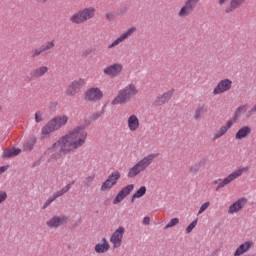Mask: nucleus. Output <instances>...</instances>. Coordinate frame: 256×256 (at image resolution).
<instances>
[{
  "label": "nucleus",
  "mask_w": 256,
  "mask_h": 256,
  "mask_svg": "<svg viewBox=\"0 0 256 256\" xmlns=\"http://www.w3.org/2000/svg\"><path fill=\"white\" fill-rule=\"evenodd\" d=\"M67 223H69V217L65 215H61V216L55 215L52 218H50L48 221H46V226L49 229H59V227L63 225H67Z\"/></svg>",
  "instance_id": "1a4fd4ad"
},
{
  "label": "nucleus",
  "mask_w": 256,
  "mask_h": 256,
  "mask_svg": "<svg viewBox=\"0 0 256 256\" xmlns=\"http://www.w3.org/2000/svg\"><path fill=\"white\" fill-rule=\"evenodd\" d=\"M41 53H44L42 46L40 48H35L31 51V57L35 59V57H39Z\"/></svg>",
  "instance_id": "f704fd0d"
},
{
  "label": "nucleus",
  "mask_w": 256,
  "mask_h": 256,
  "mask_svg": "<svg viewBox=\"0 0 256 256\" xmlns=\"http://www.w3.org/2000/svg\"><path fill=\"white\" fill-rule=\"evenodd\" d=\"M119 179H121V173H119V171L113 172L102 184V186L100 187V191H111V188L117 185V181H119Z\"/></svg>",
  "instance_id": "9d476101"
},
{
  "label": "nucleus",
  "mask_w": 256,
  "mask_h": 256,
  "mask_svg": "<svg viewBox=\"0 0 256 256\" xmlns=\"http://www.w3.org/2000/svg\"><path fill=\"white\" fill-rule=\"evenodd\" d=\"M247 201L248 200L245 197L238 199L236 202L230 205L228 209V214L235 215V213H239V211H241L245 207V205H247Z\"/></svg>",
  "instance_id": "dca6fc26"
},
{
  "label": "nucleus",
  "mask_w": 256,
  "mask_h": 256,
  "mask_svg": "<svg viewBox=\"0 0 256 256\" xmlns=\"http://www.w3.org/2000/svg\"><path fill=\"white\" fill-rule=\"evenodd\" d=\"M137 95H139L137 84L130 83L118 91V94L112 100V105H125V103H129V100Z\"/></svg>",
  "instance_id": "7ed1b4c3"
},
{
  "label": "nucleus",
  "mask_w": 256,
  "mask_h": 256,
  "mask_svg": "<svg viewBox=\"0 0 256 256\" xmlns=\"http://www.w3.org/2000/svg\"><path fill=\"white\" fill-rule=\"evenodd\" d=\"M42 51H49L55 47V40L48 41L46 44L42 45Z\"/></svg>",
  "instance_id": "2f4dec72"
},
{
  "label": "nucleus",
  "mask_w": 256,
  "mask_h": 256,
  "mask_svg": "<svg viewBox=\"0 0 256 256\" xmlns=\"http://www.w3.org/2000/svg\"><path fill=\"white\" fill-rule=\"evenodd\" d=\"M19 153H21V149L13 148V149H10V150H5L3 152V157H6V158L17 157V155H19Z\"/></svg>",
  "instance_id": "bb28decb"
},
{
  "label": "nucleus",
  "mask_w": 256,
  "mask_h": 256,
  "mask_svg": "<svg viewBox=\"0 0 256 256\" xmlns=\"http://www.w3.org/2000/svg\"><path fill=\"white\" fill-rule=\"evenodd\" d=\"M243 3H245V0H232L230 3V9H226V13H230V11H233V9L241 7Z\"/></svg>",
  "instance_id": "c85d7f7f"
},
{
  "label": "nucleus",
  "mask_w": 256,
  "mask_h": 256,
  "mask_svg": "<svg viewBox=\"0 0 256 256\" xmlns=\"http://www.w3.org/2000/svg\"><path fill=\"white\" fill-rule=\"evenodd\" d=\"M86 141L87 131L85 130V126L80 125L75 127L56 141L48 152H46V155L50 157L48 162L52 163V161H59V159H63L64 155L73 153V151H77V149L83 147Z\"/></svg>",
  "instance_id": "f257e3e1"
},
{
  "label": "nucleus",
  "mask_w": 256,
  "mask_h": 256,
  "mask_svg": "<svg viewBox=\"0 0 256 256\" xmlns=\"http://www.w3.org/2000/svg\"><path fill=\"white\" fill-rule=\"evenodd\" d=\"M48 71H49V68L47 66L38 67L33 70L32 77H34L35 79L39 77H43V75H45V73H47Z\"/></svg>",
  "instance_id": "b1692460"
},
{
  "label": "nucleus",
  "mask_w": 256,
  "mask_h": 256,
  "mask_svg": "<svg viewBox=\"0 0 256 256\" xmlns=\"http://www.w3.org/2000/svg\"><path fill=\"white\" fill-rule=\"evenodd\" d=\"M95 17V8H84L76 13H74L70 17V21L75 23L76 25H81V23H85V21H89V19H93Z\"/></svg>",
  "instance_id": "20e7f679"
},
{
  "label": "nucleus",
  "mask_w": 256,
  "mask_h": 256,
  "mask_svg": "<svg viewBox=\"0 0 256 256\" xmlns=\"http://www.w3.org/2000/svg\"><path fill=\"white\" fill-rule=\"evenodd\" d=\"M35 143H36L35 138H32V139L28 140L24 144V151H31V149H33V145H35Z\"/></svg>",
  "instance_id": "473e14b6"
},
{
  "label": "nucleus",
  "mask_w": 256,
  "mask_h": 256,
  "mask_svg": "<svg viewBox=\"0 0 256 256\" xmlns=\"http://www.w3.org/2000/svg\"><path fill=\"white\" fill-rule=\"evenodd\" d=\"M54 131H57V128H55L51 120L41 129V133L44 136L51 135Z\"/></svg>",
  "instance_id": "5701e85b"
},
{
  "label": "nucleus",
  "mask_w": 256,
  "mask_h": 256,
  "mask_svg": "<svg viewBox=\"0 0 256 256\" xmlns=\"http://www.w3.org/2000/svg\"><path fill=\"white\" fill-rule=\"evenodd\" d=\"M249 135H251V127L243 126L237 131L235 139L241 141V139H245L246 137H249Z\"/></svg>",
  "instance_id": "412c9836"
},
{
  "label": "nucleus",
  "mask_w": 256,
  "mask_h": 256,
  "mask_svg": "<svg viewBox=\"0 0 256 256\" xmlns=\"http://www.w3.org/2000/svg\"><path fill=\"white\" fill-rule=\"evenodd\" d=\"M151 223V218L148 216L144 217L143 219V225H149Z\"/></svg>",
  "instance_id": "79ce46f5"
},
{
  "label": "nucleus",
  "mask_w": 256,
  "mask_h": 256,
  "mask_svg": "<svg viewBox=\"0 0 256 256\" xmlns=\"http://www.w3.org/2000/svg\"><path fill=\"white\" fill-rule=\"evenodd\" d=\"M53 201H55V198H53V196H51L50 198H48V199L46 200V202L44 203V205H43V209H47V207H48Z\"/></svg>",
  "instance_id": "a19ab883"
},
{
  "label": "nucleus",
  "mask_w": 256,
  "mask_h": 256,
  "mask_svg": "<svg viewBox=\"0 0 256 256\" xmlns=\"http://www.w3.org/2000/svg\"><path fill=\"white\" fill-rule=\"evenodd\" d=\"M35 121H36V123H41L42 121H45V116H44L43 112L37 111L35 113Z\"/></svg>",
  "instance_id": "c9c22d12"
},
{
  "label": "nucleus",
  "mask_w": 256,
  "mask_h": 256,
  "mask_svg": "<svg viewBox=\"0 0 256 256\" xmlns=\"http://www.w3.org/2000/svg\"><path fill=\"white\" fill-rule=\"evenodd\" d=\"M6 171H7V167L5 166L0 167V175H3V173Z\"/></svg>",
  "instance_id": "37998d69"
},
{
  "label": "nucleus",
  "mask_w": 256,
  "mask_h": 256,
  "mask_svg": "<svg viewBox=\"0 0 256 256\" xmlns=\"http://www.w3.org/2000/svg\"><path fill=\"white\" fill-rule=\"evenodd\" d=\"M122 72L123 65L120 63L111 64L103 70L104 75H108V77H117V75H121Z\"/></svg>",
  "instance_id": "4468645a"
},
{
  "label": "nucleus",
  "mask_w": 256,
  "mask_h": 256,
  "mask_svg": "<svg viewBox=\"0 0 256 256\" xmlns=\"http://www.w3.org/2000/svg\"><path fill=\"white\" fill-rule=\"evenodd\" d=\"M7 201V192L0 191V205L1 203H5Z\"/></svg>",
  "instance_id": "ea45409f"
},
{
  "label": "nucleus",
  "mask_w": 256,
  "mask_h": 256,
  "mask_svg": "<svg viewBox=\"0 0 256 256\" xmlns=\"http://www.w3.org/2000/svg\"><path fill=\"white\" fill-rule=\"evenodd\" d=\"M86 84L87 82L83 78L75 79L68 85L65 95H67V97H75V95L78 94L79 91H81V88Z\"/></svg>",
  "instance_id": "0eeeda50"
},
{
  "label": "nucleus",
  "mask_w": 256,
  "mask_h": 256,
  "mask_svg": "<svg viewBox=\"0 0 256 256\" xmlns=\"http://www.w3.org/2000/svg\"><path fill=\"white\" fill-rule=\"evenodd\" d=\"M235 121H237V119L235 118L233 120H228L226 125H224V128L229 131V129L233 127V124L235 123Z\"/></svg>",
  "instance_id": "58836bf2"
},
{
  "label": "nucleus",
  "mask_w": 256,
  "mask_h": 256,
  "mask_svg": "<svg viewBox=\"0 0 256 256\" xmlns=\"http://www.w3.org/2000/svg\"><path fill=\"white\" fill-rule=\"evenodd\" d=\"M159 157V154L157 153H151L143 158H141L132 168L129 169L127 177L129 179H133L137 177V175H140V173H143V171H146L151 167L155 159Z\"/></svg>",
  "instance_id": "f03ea898"
},
{
  "label": "nucleus",
  "mask_w": 256,
  "mask_h": 256,
  "mask_svg": "<svg viewBox=\"0 0 256 256\" xmlns=\"http://www.w3.org/2000/svg\"><path fill=\"white\" fill-rule=\"evenodd\" d=\"M210 205H211L210 202H205L204 204H202L198 211V215H201L204 211H207V209H209Z\"/></svg>",
  "instance_id": "4c0bfd02"
},
{
  "label": "nucleus",
  "mask_w": 256,
  "mask_h": 256,
  "mask_svg": "<svg viewBox=\"0 0 256 256\" xmlns=\"http://www.w3.org/2000/svg\"><path fill=\"white\" fill-rule=\"evenodd\" d=\"M227 1H229V0H219L218 3H219V5H225V3H227Z\"/></svg>",
  "instance_id": "c03bdc74"
},
{
  "label": "nucleus",
  "mask_w": 256,
  "mask_h": 256,
  "mask_svg": "<svg viewBox=\"0 0 256 256\" xmlns=\"http://www.w3.org/2000/svg\"><path fill=\"white\" fill-rule=\"evenodd\" d=\"M137 31L136 27H130L126 32L122 33L118 38H116L109 46L108 49H113L114 47H117V45H121L124 41H127L133 33Z\"/></svg>",
  "instance_id": "f8f14e48"
},
{
  "label": "nucleus",
  "mask_w": 256,
  "mask_h": 256,
  "mask_svg": "<svg viewBox=\"0 0 256 256\" xmlns=\"http://www.w3.org/2000/svg\"><path fill=\"white\" fill-rule=\"evenodd\" d=\"M171 97H173V90H169L165 92L161 97H158L156 100V105H165L167 101H170Z\"/></svg>",
  "instance_id": "4be33fe9"
},
{
  "label": "nucleus",
  "mask_w": 256,
  "mask_h": 256,
  "mask_svg": "<svg viewBox=\"0 0 256 256\" xmlns=\"http://www.w3.org/2000/svg\"><path fill=\"white\" fill-rule=\"evenodd\" d=\"M197 223H198V220H194L192 221L186 228V233L187 235H189V233H191L193 231V229H195V227H197Z\"/></svg>",
  "instance_id": "e433bc0d"
},
{
  "label": "nucleus",
  "mask_w": 256,
  "mask_h": 256,
  "mask_svg": "<svg viewBox=\"0 0 256 256\" xmlns=\"http://www.w3.org/2000/svg\"><path fill=\"white\" fill-rule=\"evenodd\" d=\"M248 106L242 105L238 107L234 113V119H239L240 115H243V113H247Z\"/></svg>",
  "instance_id": "7c9ffc66"
},
{
  "label": "nucleus",
  "mask_w": 256,
  "mask_h": 256,
  "mask_svg": "<svg viewBox=\"0 0 256 256\" xmlns=\"http://www.w3.org/2000/svg\"><path fill=\"white\" fill-rule=\"evenodd\" d=\"M231 87H233V81L230 79H223L214 88L213 95H221L223 93H227V91H231Z\"/></svg>",
  "instance_id": "9b49d317"
},
{
  "label": "nucleus",
  "mask_w": 256,
  "mask_h": 256,
  "mask_svg": "<svg viewBox=\"0 0 256 256\" xmlns=\"http://www.w3.org/2000/svg\"><path fill=\"white\" fill-rule=\"evenodd\" d=\"M252 112L256 111V104L253 106V108L251 109Z\"/></svg>",
  "instance_id": "49530a36"
},
{
  "label": "nucleus",
  "mask_w": 256,
  "mask_h": 256,
  "mask_svg": "<svg viewBox=\"0 0 256 256\" xmlns=\"http://www.w3.org/2000/svg\"><path fill=\"white\" fill-rule=\"evenodd\" d=\"M251 247H253V242L251 241H246L242 243L234 252V256L245 255V253H247V251H249Z\"/></svg>",
  "instance_id": "aec40b11"
},
{
  "label": "nucleus",
  "mask_w": 256,
  "mask_h": 256,
  "mask_svg": "<svg viewBox=\"0 0 256 256\" xmlns=\"http://www.w3.org/2000/svg\"><path fill=\"white\" fill-rule=\"evenodd\" d=\"M1 111H3V107L2 106H0V113H1Z\"/></svg>",
  "instance_id": "de8ad7c7"
},
{
  "label": "nucleus",
  "mask_w": 256,
  "mask_h": 256,
  "mask_svg": "<svg viewBox=\"0 0 256 256\" xmlns=\"http://www.w3.org/2000/svg\"><path fill=\"white\" fill-rule=\"evenodd\" d=\"M133 189H135V185L133 184L124 187L114 198L113 205H119V203H121V201H123V199H125L127 195L131 194V191H133Z\"/></svg>",
  "instance_id": "2eb2a0df"
},
{
  "label": "nucleus",
  "mask_w": 256,
  "mask_h": 256,
  "mask_svg": "<svg viewBox=\"0 0 256 256\" xmlns=\"http://www.w3.org/2000/svg\"><path fill=\"white\" fill-rule=\"evenodd\" d=\"M191 173H197V170L190 168Z\"/></svg>",
  "instance_id": "a18cd8bd"
},
{
  "label": "nucleus",
  "mask_w": 256,
  "mask_h": 256,
  "mask_svg": "<svg viewBox=\"0 0 256 256\" xmlns=\"http://www.w3.org/2000/svg\"><path fill=\"white\" fill-rule=\"evenodd\" d=\"M125 235V227H118L110 237V243L112 244L113 249H119L123 245V237Z\"/></svg>",
  "instance_id": "6e6552de"
},
{
  "label": "nucleus",
  "mask_w": 256,
  "mask_h": 256,
  "mask_svg": "<svg viewBox=\"0 0 256 256\" xmlns=\"http://www.w3.org/2000/svg\"><path fill=\"white\" fill-rule=\"evenodd\" d=\"M197 3H199V0H187L185 5L178 12V17H189V15L193 13Z\"/></svg>",
  "instance_id": "ddd939ff"
},
{
  "label": "nucleus",
  "mask_w": 256,
  "mask_h": 256,
  "mask_svg": "<svg viewBox=\"0 0 256 256\" xmlns=\"http://www.w3.org/2000/svg\"><path fill=\"white\" fill-rule=\"evenodd\" d=\"M101 99H103V91H101L99 87H91L84 92V101L97 103V101H101Z\"/></svg>",
  "instance_id": "423d86ee"
},
{
  "label": "nucleus",
  "mask_w": 256,
  "mask_h": 256,
  "mask_svg": "<svg viewBox=\"0 0 256 256\" xmlns=\"http://www.w3.org/2000/svg\"><path fill=\"white\" fill-rule=\"evenodd\" d=\"M111 249V245L107 241V238H102L101 243L95 245L94 251L96 253H107Z\"/></svg>",
  "instance_id": "6ab92c4d"
},
{
  "label": "nucleus",
  "mask_w": 256,
  "mask_h": 256,
  "mask_svg": "<svg viewBox=\"0 0 256 256\" xmlns=\"http://www.w3.org/2000/svg\"><path fill=\"white\" fill-rule=\"evenodd\" d=\"M227 128H225L224 126L220 127L219 130H217L213 136V141H217V139H221V137H223V135H225V133H227Z\"/></svg>",
  "instance_id": "c756f323"
},
{
  "label": "nucleus",
  "mask_w": 256,
  "mask_h": 256,
  "mask_svg": "<svg viewBox=\"0 0 256 256\" xmlns=\"http://www.w3.org/2000/svg\"><path fill=\"white\" fill-rule=\"evenodd\" d=\"M69 189H71V184H67L65 187H63L61 190L57 191L56 193L53 194L52 198L54 199H58V197H63V195H65V193H67L69 191Z\"/></svg>",
  "instance_id": "cd10ccee"
},
{
  "label": "nucleus",
  "mask_w": 256,
  "mask_h": 256,
  "mask_svg": "<svg viewBox=\"0 0 256 256\" xmlns=\"http://www.w3.org/2000/svg\"><path fill=\"white\" fill-rule=\"evenodd\" d=\"M127 123H128V129L132 133H135V131L139 130V127H141V122L139 121V117H137V115L135 114H131L128 117Z\"/></svg>",
  "instance_id": "a211bd4d"
},
{
  "label": "nucleus",
  "mask_w": 256,
  "mask_h": 256,
  "mask_svg": "<svg viewBox=\"0 0 256 256\" xmlns=\"http://www.w3.org/2000/svg\"><path fill=\"white\" fill-rule=\"evenodd\" d=\"M207 113V108L205 106H198L194 112V119L196 121H199V119L201 117H203V115H205Z\"/></svg>",
  "instance_id": "a878e982"
},
{
  "label": "nucleus",
  "mask_w": 256,
  "mask_h": 256,
  "mask_svg": "<svg viewBox=\"0 0 256 256\" xmlns=\"http://www.w3.org/2000/svg\"><path fill=\"white\" fill-rule=\"evenodd\" d=\"M52 125H54L56 131H59L61 127H65V125L69 122V117L65 114H60L50 120Z\"/></svg>",
  "instance_id": "f3484780"
},
{
  "label": "nucleus",
  "mask_w": 256,
  "mask_h": 256,
  "mask_svg": "<svg viewBox=\"0 0 256 256\" xmlns=\"http://www.w3.org/2000/svg\"><path fill=\"white\" fill-rule=\"evenodd\" d=\"M147 193V187L141 186L133 195L131 202L134 203L135 199H141Z\"/></svg>",
  "instance_id": "393cba45"
},
{
  "label": "nucleus",
  "mask_w": 256,
  "mask_h": 256,
  "mask_svg": "<svg viewBox=\"0 0 256 256\" xmlns=\"http://www.w3.org/2000/svg\"><path fill=\"white\" fill-rule=\"evenodd\" d=\"M247 171H248L247 167L237 169L234 172H232L230 175H228L226 178L215 180L213 182V185L218 184L217 191H219V189H223V187H226V185H229V183H233L235 179H239V177H241L243 173H247Z\"/></svg>",
  "instance_id": "39448f33"
},
{
  "label": "nucleus",
  "mask_w": 256,
  "mask_h": 256,
  "mask_svg": "<svg viewBox=\"0 0 256 256\" xmlns=\"http://www.w3.org/2000/svg\"><path fill=\"white\" fill-rule=\"evenodd\" d=\"M176 225H179V218H172L165 226V229H171V227H175Z\"/></svg>",
  "instance_id": "72a5a7b5"
}]
</instances>
